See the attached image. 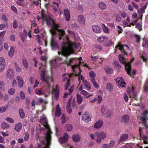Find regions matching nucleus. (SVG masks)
Listing matches in <instances>:
<instances>
[{
	"mask_svg": "<svg viewBox=\"0 0 148 148\" xmlns=\"http://www.w3.org/2000/svg\"><path fill=\"white\" fill-rule=\"evenodd\" d=\"M41 14V18L38 17L37 18L38 21L42 19L43 21L42 24L45 21L48 26L51 27V29L50 30L51 33L53 35H58L59 36V39L60 40L63 39L61 49L60 51L58 52V54L67 57L74 54L75 52V49L78 48V45L70 41L69 40L68 36H63L65 33V31L63 29H58V28L59 26L51 18L45 15L42 11Z\"/></svg>",
	"mask_w": 148,
	"mask_h": 148,
	"instance_id": "1",
	"label": "nucleus"
},
{
	"mask_svg": "<svg viewBox=\"0 0 148 148\" xmlns=\"http://www.w3.org/2000/svg\"><path fill=\"white\" fill-rule=\"evenodd\" d=\"M72 68L74 72L75 73L73 74V76H78V80L79 83L81 82L84 83L87 80L80 73V69L79 65H75L72 66Z\"/></svg>",
	"mask_w": 148,
	"mask_h": 148,
	"instance_id": "2",
	"label": "nucleus"
},
{
	"mask_svg": "<svg viewBox=\"0 0 148 148\" xmlns=\"http://www.w3.org/2000/svg\"><path fill=\"white\" fill-rule=\"evenodd\" d=\"M119 58L120 62L122 64L125 65V69L127 73L129 75H130V71L131 70V67L130 64L134 60V59H132L130 62L126 63L125 59L120 54L119 55Z\"/></svg>",
	"mask_w": 148,
	"mask_h": 148,
	"instance_id": "3",
	"label": "nucleus"
},
{
	"mask_svg": "<svg viewBox=\"0 0 148 148\" xmlns=\"http://www.w3.org/2000/svg\"><path fill=\"white\" fill-rule=\"evenodd\" d=\"M52 133V132L50 129H49L47 132L46 133V140L42 141V144L45 145V148H49L51 140V134Z\"/></svg>",
	"mask_w": 148,
	"mask_h": 148,
	"instance_id": "4",
	"label": "nucleus"
},
{
	"mask_svg": "<svg viewBox=\"0 0 148 148\" xmlns=\"http://www.w3.org/2000/svg\"><path fill=\"white\" fill-rule=\"evenodd\" d=\"M73 74H70V75H69L68 74L64 73L63 75L62 76L63 81L66 83L65 86V90L67 89L70 84V80L69 78L72 75H73Z\"/></svg>",
	"mask_w": 148,
	"mask_h": 148,
	"instance_id": "5",
	"label": "nucleus"
},
{
	"mask_svg": "<svg viewBox=\"0 0 148 148\" xmlns=\"http://www.w3.org/2000/svg\"><path fill=\"white\" fill-rule=\"evenodd\" d=\"M62 61V58L60 57L56 59L53 60L50 62L51 66L52 67H56L60 64L62 63V62H61Z\"/></svg>",
	"mask_w": 148,
	"mask_h": 148,
	"instance_id": "6",
	"label": "nucleus"
},
{
	"mask_svg": "<svg viewBox=\"0 0 148 148\" xmlns=\"http://www.w3.org/2000/svg\"><path fill=\"white\" fill-rule=\"evenodd\" d=\"M119 49L121 50L122 53H124V54H126V51L129 49V47L126 45H122L119 43L118 45L115 47V52L117 51V49Z\"/></svg>",
	"mask_w": 148,
	"mask_h": 148,
	"instance_id": "7",
	"label": "nucleus"
},
{
	"mask_svg": "<svg viewBox=\"0 0 148 148\" xmlns=\"http://www.w3.org/2000/svg\"><path fill=\"white\" fill-rule=\"evenodd\" d=\"M116 80L119 88L125 87L126 83L124 82V80L123 78L122 77H118Z\"/></svg>",
	"mask_w": 148,
	"mask_h": 148,
	"instance_id": "8",
	"label": "nucleus"
},
{
	"mask_svg": "<svg viewBox=\"0 0 148 148\" xmlns=\"http://www.w3.org/2000/svg\"><path fill=\"white\" fill-rule=\"evenodd\" d=\"M91 119V116L89 115L88 113L85 112L83 114L82 119L85 123L89 122Z\"/></svg>",
	"mask_w": 148,
	"mask_h": 148,
	"instance_id": "9",
	"label": "nucleus"
},
{
	"mask_svg": "<svg viewBox=\"0 0 148 148\" xmlns=\"http://www.w3.org/2000/svg\"><path fill=\"white\" fill-rule=\"evenodd\" d=\"M6 66V63L5 59L3 57H0V73L3 72Z\"/></svg>",
	"mask_w": 148,
	"mask_h": 148,
	"instance_id": "10",
	"label": "nucleus"
},
{
	"mask_svg": "<svg viewBox=\"0 0 148 148\" xmlns=\"http://www.w3.org/2000/svg\"><path fill=\"white\" fill-rule=\"evenodd\" d=\"M69 136L67 134H64L63 136L60 137L59 141L60 143H63L67 142L68 140Z\"/></svg>",
	"mask_w": 148,
	"mask_h": 148,
	"instance_id": "11",
	"label": "nucleus"
},
{
	"mask_svg": "<svg viewBox=\"0 0 148 148\" xmlns=\"http://www.w3.org/2000/svg\"><path fill=\"white\" fill-rule=\"evenodd\" d=\"M14 75V73L13 70L11 69H8L7 71L6 77L9 79L12 78Z\"/></svg>",
	"mask_w": 148,
	"mask_h": 148,
	"instance_id": "12",
	"label": "nucleus"
},
{
	"mask_svg": "<svg viewBox=\"0 0 148 148\" xmlns=\"http://www.w3.org/2000/svg\"><path fill=\"white\" fill-rule=\"evenodd\" d=\"M97 40L99 42H103L105 44L108 40V38L105 36H103L99 37Z\"/></svg>",
	"mask_w": 148,
	"mask_h": 148,
	"instance_id": "13",
	"label": "nucleus"
},
{
	"mask_svg": "<svg viewBox=\"0 0 148 148\" xmlns=\"http://www.w3.org/2000/svg\"><path fill=\"white\" fill-rule=\"evenodd\" d=\"M61 111L59 105L58 104L56 106L55 115L57 117H60L61 115Z\"/></svg>",
	"mask_w": 148,
	"mask_h": 148,
	"instance_id": "14",
	"label": "nucleus"
},
{
	"mask_svg": "<svg viewBox=\"0 0 148 148\" xmlns=\"http://www.w3.org/2000/svg\"><path fill=\"white\" fill-rule=\"evenodd\" d=\"M92 29L93 31L96 33H100L101 32V27L97 25H92Z\"/></svg>",
	"mask_w": 148,
	"mask_h": 148,
	"instance_id": "15",
	"label": "nucleus"
},
{
	"mask_svg": "<svg viewBox=\"0 0 148 148\" xmlns=\"http://www.w3.org/2000/svg\"><path fill=\"white\" fill-rule=\"evenodd\" d=\"M47 73V71L46 70L44 69L41 71L40 74L42 80L45 82L47 81V79L45 77V76L46 75Z\"/></svg>",
	"mask_w": 148,
	"mask_h": 148,
	"instance_id": "16",
	"label": "nucleus"
},
{
	"mask_svg": "<svg viewBox=\"0 0 148 148\" xmlns=\"http://www.w3.org/2000/svg\"><path fill=\"white\" fill-rule=\"evenodd\" d=\"M95 134L98 138H100L102 140L104 139L106 137V133L103 132H97Z\"/></svg>",
	"mask_w": 148,
	"mask_h": 148,
	"instance_id": "17",
	"label": "nucleus"
},
{
	"mask_svg": "<svg viewBox=\"0 0 148 148\" xmlns=\"http://www.w3.org/2000/svg\"><path fill=\"white\" fill-rule=\"evenodd\" d=\"M72 99V97H71L69 99L67 103V105L66 106V110L68 112V113L69 114H70L71 113L72 111V109L71 108V100Z\"/></svg>",
	"mask_w": 148,
	"mask_h": 148,
	"instance_id": "18",
	"label": "nucleus"
},
{
	"mask_svg": "<svg viewBox=\"0 0 148 148\" xmlns=\"http://www.w3.org/2000/svg\"><path fill=\"white\" fill-rule=\"evenodd\" d=\"M128 138V136L127 134H123L120 137L119 139L118 143H120L123 141L127 140Z\"/></svg>",
	"mask_w": 148,
	"mask_h": 148,
	"instance_id": "19",
	"label": "nucleus"
},
{
	"mask_svg": "<svg viewBox=\"0 0 148 148\" xmlns=\"http://www.w3.org/2000/svg\"><path fill=\"white\" fill-rule=\"evenodd\" d=\"M17 80L18 81V85L20 88L23 87V81L22 77L21 76H18L16 78Z\"/></svg>",
	"mask_w": 148,
	"mask_h": 148,
	"instance_id": "20",
	"label": "nucleus"
},
{
	"mask_svg": "<svg viewBox=\"0 0 148 148\" xmlns=\"http://www.w3.org/2000/svg\"><path fill=\"white\" fill-rule=\"evenodd\" d=\"M64 14L66 20L67 21H69L70 18V16L69 10L67 9H65L64 11Z\"/></svg>",
	"mask_w": 148,
	"mask_h": 148,
	"instance_id": "21",
	"label": "nucleus"
},
{
	"mask_svg": "<svg viewBox=\"0 0 148 148\" xmlns=\"http://www.w3.org/2000/svg\"><path fill=\"white\" fill-rule=\"evenodd\" d=\"M50 44L52 49L58 47L57 44L53 36H52L51 39Z\"/></svg>",
	"mask_w": 148,
	"mask_h": 148,
	"instance_id": "22",
	"label": "nucleus"
},
{
	"mask_svg": "<svg viewBox=\"0 0 148 148\" xmlns=\"http://www.w3.org/2000/svg\"><path fill=\"white\" fill-rule=\"evenodd\" d=\"M129 117L128 115H124L123 116L121 120V122L125 124L127 123L129 121Z\"/></svg>",
	"mask_w": 148,
	"mask_h": 148,
	"instance_id": "23",
	"label": "nucleus"
},
{
	"mask_svg": "<svg viewBox=\"0 0 148 148\" xmlns=\"http://www.w3.org/2000/svg\"><path fill=\"white\" fill-rule=\"evenodd\" d=\"M76 59L75 58H70L68 61L64 60L62 62V63L65 64L67 65H69L75 62Z\"/></svg>",
	"mask_w": 148,
	"mask_h": 148,
	"instance_id": "24",
	"label": "nucleus"
},
{
	"mask_svg": "<svg viewBox=\"0 0 148 148\" xmlns=\"http://www.w3.org/2000/svg\"><path fill=\"white\" fill-rule=\"evenodd\" d=\"M103 122L101 120H99L94 125V127L95 128H99L102 126Z\"/></svg>",
	"mask_w": 148,
	"mask_h": 148,
	"instance_id": "25",
	"label": "nucleus"
},
{
	"mask_svg": "<svg viewBox=\"0 0 148 148\" xmlns=\"http://www.w3.org/2000/svg\"><path fill=\"white\" fill-rule=\"evenodd\" d=\"M78 21L82 25H84L85 24V21L84 19L83 16L82 15H79L78 16Z\"/></svg>",
	"mask_w": 148,
	"mask_h": 148,
	"instance_id": "26",
	"label": "nucleus"
},
{
	"mask_svg": "<svg viewBox=\"0 0 148 148\" xmlns=\"http://www.w3.org/2000/svg\"><path fill=\"white\" fill-rule=\"evenodd\" d=\"M22 127V123L20 122L18 123L16 125L14 129L17 132H19L21 130Z\"/></svg>",
	"mask_w": 148,
	"mask_h": 148,
	"instance_id": "27",
	"label": "nucleus"
},
{
	"mask_svg": "<svg viewBox=\"0 0 148 148\" xmlns=\"http://www.w3.org/2000/svg\"><path fill=\"white\" fill-rule=\"evenodd\" d=\"M101 27L103 32L106 34H108L110 32V30L108 28L103 24H101Z\"/></svg>",
	"mask_w": 148,
	"mask_h": 148,
	"instance_id": "28",
	"label": "nucleus"
},
{
	"mask_svg": "<svg viewBox=\"0 0 148 148\" xmlns=\"http://www.w3.org/2000/svg\"><path fill=\"white\" fill-rule=\"evenodd\" d=\"M14 52V46L11 47L10 50L8 53L9 56L10 57H12L13 56Z\"/></svg>",
	"mask_w": 148,
	"mask_h": 148,
	"instance_id": "29",
	"label": "nucleus"
},
{
	"mask_svg": "<svg viewBox=\"0 0 148 148\" xmlns=\"http://www.w3.org/2000/svg\"><path fill=\"white\" fill-rule=\"evenodd\" d=\"M72 139L73 141L75 142H79L80 140V138L79 135H73L72 137Z\"/></svg>",
	"mask_w": 148,
	"mask_h": 148,
	"instance_id": "30",
	"label": "nucleus"
},
{
	"mask_svg": "<svg viewBox=\"0 0 148 148\" xmlns=\"http://www.w3.org/2000/svg\"><path fill=\"white\" fill-rule=\"evenodd\" d=\"M148 114V110H145L143 113V116L141 117V119L143 122H145L146 120L147 115Z\"/></svg>",
	"mask_w": 148,
	"mask_h": 148,
	"instance_id": "31",
	"label": "nucleus"
},
{
	"mask_svg": "<svg viewBox=\"0 0 148 148\" xmlns=\"http://www.w3.org/2000/svg\"><path fill=\"white\" fill-rule=\"evenodd\" d=\"M98 5L99 8L101 10H104L106 8V5L103 2L99 3Z\"/></svg>",
	"mask_w": 148,
	"mask_h": 148,
	"instance_id": "32",
	"label": "nucleus"
},
{
	"mask_svg": "<svg viewBox=\"0 0 148 148\" xmlns=\"http://www.w3.org/2000/svg\"><path fill=\"white\" fill-rule=\"evenodd\" d=\"M40 122L42 124H46L47 123V121L46 118L44 117H41L40 120Z\"/></svg>",
	"mask_w": 148,
	"mask_h": 148,
	"instance_id": "33",
	"label": "nucleus"
},
{
	"mask_svg": "<svg viewBox=\"0 0 148 148\" xmlns=\"http://www.w3.org/2000/svg\"><path fill=\"white\" fill-rule=\"evenodd\" d=\"M79 62V65H81L82 66H85L87 68L88 67V66L86 64H84L83 62H82V59L81 57H80L79 58H77Z\"/></svg>",
	"mask_w": 148,
	"mask_h": 148,
	"instance_id": "34",
	"label": "nucleus"
},
{
	"mask_svg": "<svg viewBox=\"0 0 148 148\" xmlns=\"http://www.w3.org/2000/svg\"><path fill=\"white\" fill-rule=\"evenodd\" d=\"M2 128L3 129H7L10 127V125L7 123L3 122L1 124Z\"/></svg>",
	"mask_w": 148,
	"mask_h": 148,
	"instance_id": "35",
	"label": "nucleus"
},
{
	"mask_svg": "<svg viewBox=\"0 0 148 148\" xmlns=\"http://www.w3.org/2000/svg\"><path fill=\"white\" fill-rule=\"evenodd\" d=\"M83 98L81 96L79 95L78 94H77V103L78 104H80L82 102Z\"/></svg>",
	"mask_w": 148,
	"mask_h": 148,
	"instance_id": "36",
	"label": "nucleus"
},
{
	"mask_svg": "<svg viewBox=\"0 0 148 148\" xmlns=\"http://www.w3.org/2000/svg\"><path fill=\"white\" fill-rule=\"evenodd\" d=\"M106 72L109 74H110L113 72L112 69L110 67L107 66L105 68Z\"/></svg>",
	"mask_w": 148,
	"mask_h": 148,
	"instance_id": "37",
	"label": "nucleus"
},
{
	"mask_svg": "<svg viewBox=\"0 0 148 148\" xmlns=\"http://www.w3.org/2000/svg\"><path fill=\"white\" fill-rule=\"evenodd\" d=\"M8 108L9 106L8 105L5 106L0 108V113H3Z\"/></svg>",
	"mask_w": 148,
	"mask_h": 148,
	"instance_id": "38",
	"label": "nucleus"
},
{
	"mask_svg": "<svg viewBox=\"0 0 148 148\" xmlns=\"http://www.w3.org/2000/svg\"><path fill=\"white\" fill-rule=\"evenodd\" d=\"M89 75L91 81L93 79H95V77L96 76V74L93 71H91L89 73Z\"/></svg>",
	"mask_w": 148,
	"mask_h": 148,
	"instance_id": "39",
	"label": "nucleus"
},
{
	"mask_svg": "<svg viewBox=\"0 0 148 148\" xmlns=\"http://www.w3.org/2000/svg\"><path fill=\"white\" fill-rule=\"evenodd\" d=\"M83 83L84 86L87 88L88 90H90L91 88V86L89 83L86 80Z\"/></svg>",
	"mask_w": 148,
	"mask_h": 148,
	"instance_id": "40",
	"label": "nucleus"
},
{
	"mask_svg": "<svg viewBox=\"0 0 148 148\" xmlns=\"http://www.w3.org/2000/svg\"><path fill=\"white\" fill-rule=\"evenodd\" d=\"M22 63L24 67L26 69H27L28 67V64L27 61L25 59L22 60Z\"/></svg>",
	"mask_w": 148,
	"mask_h": 148,
	"instance_id": "41",
	"label": "nucleus"
},
{
	"mask_svg": "<svg viewBox=\"0 0 148 148\" xmlns=\"http://www.w3.org/2000/svg\"><path fill=\"white\" fill-rule=\"evenodd\" d=\"M130 97V98H133L135 100H137L138 97H137V93H129Z\"/></svg>",
	"mask_w": 148,
	"mask_h": 148,
	"instance_id": "42",
	"label": "nucleus"
},
{
	"mask_svg": "<svg viewBox=\"0 0 148 148\" xmlns=\"http://www.w3.org/2000/svg\"><path fill=\"white\" fill-rule=\"evenodd\" d=\"M140 56L141 58L143 59V60L145 61L146 60L147 57L145 52L143 51L141 53Z\"/></svg>",
	"mask_w": 148,
	"mask_h": 148,
	"instance_id": "43",
	"label": "nucleus"
},
{
	"mask_svg": "<svg viewBox=\"0 0 148 148\" xmlns=\"http://www.w3.org/2000/svg\"><path fill=\"white\" fill-rule=\"evenodd\" d=\"M19 113L20 116L21 118H23L25 116V114L22 109H20L19 110Z\"/></svg>",
	"mask_w": 148,
	"mask_h": 148,
	"instance_id": "44",
	"label": "nucleus"
},
{
	"mask_svg": "<svg viewBox=\"0 0 148 148\" xmlns=\"http://www.w3.org/2000/svg\"><path fill=\"white\" fill-rule=\"evenodd\" d=\"M91 81L95 88H98L99 87V86L97 83L95 79H93Z\"/></svg>",
	"mask_w": 148,
	"mask_h": 148,
	"instance_id": "45",
	"label": "nucleus"
},
{
	"mask_svg": "<svg viewBox=\"0 0 148 148\" xmlns=\"http://www.w3.org/2000/svg\"><path fill=\"white\" fill-rule=\"evenodd\" d=\"M53 3L54 5H53L52 7L53 10L55 12H56L57 10V7L58 8V4L57 3L54 1L53 2Z\"/></svg>",
	"mask_w": 148,
	"mask_h": 148,
	"instance_id": "46",
	"label": "nucleus"
},
{
	"mask_svg": "<svg viewBox=\"0 0 148 148\" xmlns=\"http://www.w3.org/2000/svg\"><path fill=\"white\" fill-rule=\"evenodd\" d=\"M107 88L108 91L111 92L113 89V86L110 83H107Z\"/></svg>",
	"mask_w": 148,
	"mask_h": 148,
	"instance_id": "47",
	"label": "nucleus"
},
{
	"mask_svg": "<svg viewBox=\"0 0 148 148\" xmlns=\"http://www.w3.org/2000/svg\"><path fill=\"white\" fill-rule=\"evenodd\" d=\"M67 131L68 132H70L73 129V127L70 124H67L66 126Z\"/></svg>",
	"mask_w": 148,
	"mask_h": 148,
	"instance_id": "48",
	"label": "nucleus"
},
{
	"mask_svg": "<svg viewBox=\"0 0 148 148\" xmlns=\"http://www.w3.org/2000/svg\"><path fill=\"white\" fill-rule=\"evenodd\" d=\"M134 92V87L133 86L129 87L127 90V92Z\"/></svg>",
	"mask_w": 148,
	"mask_h": 148,
	"instance_id": "49",
	"label": "nucleus"
},
{
	"mask_svg": "<svg viewBox=\"0 0 148 148\" xmlns=\"http://www.w3.org/2000/svg\"><path fill=\"white\" fill-rule=\"evenodd\" d=\"M5 119L7 122L10 123H13L14 122V120L11 117H6L5 118Z\"/></svg>",
	"mask_w": 148,
	"mask_h": 148,
	"instance_id": "50",
	"label": "nucleus"
},
{
	"mask_svg": "<svg viewBox=\"0 0 148 148\" xmlns=\"http://www.w3.org/2000/svg\"><path fill=\"white\" fill-rule=\"evenodd\" d=\"M143 47H148V40L146 39L144 40V42L142 45Z\"/></svg>",
	"mask_w": 148,
	"mask_h": 148,
	"instance_id": "51",
	"label": "nucleus"
},
{
	"mask_svg": "<svg viewBox=\"0 0 148 148\" xmlns=\"http://www.w3.org/2000/svg\"><path fill=\"white\" fill-rule=\"evenodd\" d=\"M29 137V134L27 132H25L24 137V140L25 141H27L28 140Z\"/></svg>",
	"mask_w": 148,
	"mask_h": 148,
	"instance_id": "52",
	"label": "nucleus"
},
{
	"mask_svg": "<svg viewBox=\"0 0 148 148\" xmlns=\"http://www.w3.org/2000/svg\"><path fill=\"white\" fill-rule=\"evenodd\" d=\"M112 44V42L111 40H109L108 39V40L107 41L106 43H105V46H110Z\"/></svg>",
	"mask_w": 148,
	"mask_h": 148,
	"instance_id": "53",
	"label": "nucleus"
},
{
	"mask_svg": "<svg viewBox=\"0 0 148 148\" xmlns=\"http://www.w3.org/2000/svg\"><path fill=\"white\" fill-rule=\"evenodd\" d=\"M115 144V142L113 140L110 141V143H109L108 145L110 148H112L113 147Z\"/></svg>",
	"mask_w": 148,
	"mask_h": 148,
	"instance_id": "54",
	"label": "nucleus"
},
{
	"mask_svg": "<svg viewBox=\"0 0 148 148\" xmlns=\"http://www.w3.org/2000/svg\"><path fill=\"white\" fill-rule=\"evenodd\" d=\"M53 91L54 92H59V90L58 86L56 85L55 88L53 89Z\"/></svg>",
	"mask_w": 148,
	"mask_h": 148,
	"instance_id": "55",
	"label": "nucleus"
},
{
	"mask_svg": "<svg viewBox=\"0 0 148 148\" xmlns=\"http://www.w3.org/2000/svg\"><path fill=\"white\" fill-rule=\"evenodd\" d=\"M115 18L116 21L117 22H120L121 20V18L120 16L118 14H116V15Z\"/></svg>",
	"mask_w": 148,
	"mask_h": 148,
	"instance_id": "56",
	"label": "nucleus"
},
{
	"mask_svg": "<svg viewBox=\"0 0 148 148\" xmlns=\"http://www.w3.org/2000/svg\"><path fill=\"white\" fill-rule=\"evenodd\" d=\"M135 38L136 39V42L138 43H139L141 40V37L140 36L138 35L135 36Z\"/></svg>",
	"mask_w": 148,
	"mask_h": 148,
	"instance_id": "57",
	"label": "nucleus"
},
{
	"mask_svg": "<svg viewBox=\"0 0 148 148\" xmlns=\"http://www.w3.org/2000/svg\"><path fill=\"white\" fill-rule=\"evenodd\" d=\"M119 14L123 18H125L126 16V14L123 12H120Z\"/></svg>",
	"mask_w": 148,
	"mask_h": 148,
	"instance_id": "58",
	"label": "nucleus"
},
{
	"mask_svg": "<svg viewBox=\"0 0 148 148\" xmlns=\"http://www.w3.org/2000/svg\"><path fill=\"white\" fill-rule=\"evenodd\" d=\"M91 58L92 61L96 62L98 60V57L97 56H92Z\"/></svg>",
	"mask_w": 148,
	"mask_h": 148,
	"instance_id": "59",
	"label": "nucleus"
},
{
	"mask_svg": "<svg viewBox=\"0 0 148 148\" xmlns=\"http://www.w3.org/2000/svg\"><path fill=\"white\" fill-rule=\"evenodd\" d=\"M7 26V25L3 24H1L0 25V30H2L5 28Z\"/></svg>",
	"mask_w": 148,
	"mask_h": 148,
	"instance_id": "60",
	"label": "nucleus"
},
{
	"mask_svg": "<svg viewBox=\"0 0 148 148\" xmlns=\"http://www.w3.org/2000/svg\"><path fill=\"white\" fill-rule=\"evenodd\" d=\"M138 13V14H140L142 13L145 12V10L142 8H140L137 11Z\"/></svg>",
	"mask_w": 148,
	"mask_h": 148,
	"instance_id": "61",
	"label": "nucleus"
},
{
	"mask_svg": "<svg viewBox=\"0 0 148 148\" xmlns=\"http://www.w3.org/2000/svg\"><path fill=\"white\" fill-rule=\"evenodd\" d=\"M15 68L17 72H20L21 71V69L20 67L17 65H16Z\"/></svg>",
	"mask_w": 148,
	"mask_h": 148,
	"instance_id": "62",
	"label": "nucleus"
},
{
	"mask_svg": "<svg viewBox=\"0 0 148 148\" xmlns=\"http://www.w3.org/2000/svg\"><path fill=\"white\" fill-rule=\"evenodd\" d=\"M67 32L70 36H75V33L69 30H67Z\"/></svg>",
	"mask_w": 148,
	"mask_h": 148,
	"instance_id": "63",
	"label": "nucleus"
},
{
	"mask_svg": "<svg viewBox=\"0 0 148 148\" xmlns=\"http://www.w3.org/2000/svg\"><path fill=\"white\" fill-rule=\"evenodd\" d=\"M144 90L145 92H148V83H146L144 86Z\"/></svg>",
	"mask_w": 148,
	"mask_h": 148,
	"instance_id": "64",
	"label": "nucleus"
}]
</instances>
